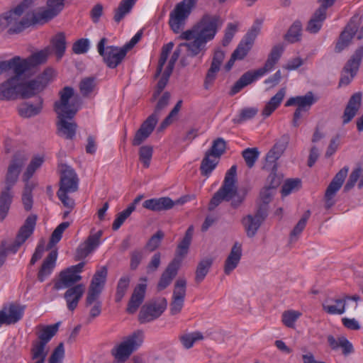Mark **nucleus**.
Returning <instances> with one entry per match:
<instances>
[{"mask_svg": "<svg viewBox=\"0 0 363 363\" xmlns=\"http://www.w3.org/2000/svg\"><path fill=\"white\" fill-rule=\"evenodd\" d=\"M65 0H48V9L42 12L29 11L34 6L33 0H23L14 9L4 14L9 35L18 34L31 26L48 21L57 16L64 9Z\"/></svg>", "mask_w": 363, "mask_h": 363, "instance_id": "obj_1", "label": "nucleus"}, {"mask_svg": "<svg viewBox=\"0 0 363 363\" xmlns=\"http://www.w3.org/2000/svg\"><path fill=\"white\" fill-rule=\"evenodd\" d=\"M221 26L222 21L218 15L204 14L191 29L182 32L179 35L178 39L189 42L181 43L178 45L169 62L175 65L182 47L186 48L188 56L191 57L197 56L200 52H204L206 50V43L215 38Z\"/></svg>", "mask_w": 363, "mask_h": 363, "instance_id": "obj_2", "label": "nucleus"}, {"mask_svg": "<svg viewBox=\"0 0 363 363\" xmlns=\"http://www.w3.org/2000/svg\"><path fill=\"white\" fill-rule=\"evenodd\" d=\"M27 157L21 152H16L12 157L5 178V189L1 191V220L8 215L13 201V192L11 191L18 179Z\"/></svg>", "mask_w": 363, "mask_h": 363, "instance_id": "obj_3", "label": "nucleus"}, {"mask_svg": "<svg viewBox=\"0 0 363 363\" xmlns=\"http://www.w3.org/2000/svg\"><path fill=\"white\" fill-rule=\"evenodd\" d=\"M237 166L233 165L225 173L221 187L213 194L209 204L208 210H214L223 201H231L233 208H238L244 201V196L238 194L235 186Z\"/></svg>", "mask_w": 363, "mask_h": 363, "instance_id": "obj_4", "label": "nucleus"}, {"mask_svg": "<svg viewBox=\"0 0 363 363\" xmlns=\"http://www.w3.org/2000/svg\"><path fill=\"white\" fill-rule=\"evenodd\" d=\"M50 53L49 48L33 53L26 58L14 56L9 60H1V72L15 71L18 75H23L32 69L46 62Z\"/></svg>", "mask_w": 363, "mask_h": 363, "instance_id": "obj_5", "label": "nucleus"}, {"mask_svg": "<svg viewBox=\"0 0 363 363\" xmlns=\"http://www.w3.org/2000/svg\"><path fill=\"white\" fill-rule=\"evenodd\" d=\"M169 99L170 93L165 91L158 100L154 112L142 123L139 129L135 132L132 141L133 146L140 145L150 137L158 122L160 112L167 106Z\"/></svg>", "mask_w": 363, "mask_h": 363, "instance_id": "obj_6", "label": "nucleus"}, {"mask_svg": "<svg viewBox=\"0 0 363 363\" xmlns=\"http://www.w3.org/2000/svg\"><path fill=\"white\" fill-rule=\"evenodd\" d=\"M196 2L197 0H182L170 12L168 23L174 33H179L183 30Z\"/></svg>", "mask_w": 363, "mask_h": 363, "instance_id": "obj_7", "label": "nucleus"}, {"mask_svg": "<svg viewBox=\"0 0 363 363\" xmlns=\"http://www.w3.org/2000/svg\"><path fill=\"white\" fill-rule=\"evenodd\" d=\"M144 333L138 330L128 336L124 341L111 350L114 358L120 363L125 362L131 354L137 350L143 344Z\"/></svg>", "mask_w": 363, "mask_h": 363, "instance_id": "obj_8", "label": "nucleus"}, {"mask_svg": "<svg viewBox=\"0 0 363 363\" xmlns=\"http://www.w3.org/2000/svg\"><path fill=\"white\" fill-rule=\"evenodd\" d=\"M278 61L279 60L277 59L272 58L271 56L268 55L264 67L255 70H250L245 72L231 87L229 94L234 96L240 92L244 87L252 84L259 77L272 70Z\"/></svg>", "mask_w": 363, "mask_h": 363, "instance_id": "obj_9", "label": "nucleus"}, {"mask_svg": "<svg viewBox=\"0 0 363 363\" xmlns=\"http://www.w3.org/2000/svg\"><path fill=\"white\" fill-rule=\"evenodd\" d=\"M51 69H45L43 74L35 79L20 82L18 91L20 98L23 99H30L41 92L47 86L50 77L52 75Z\"/></svg>", "mask_w": 363, "mask_h": 363, "instance_id": "obj_10", "label": "nucleus"}, {"mask_svg": "<svg viewBox=\"0 0 363 363\" xmlns=\"http://www.w3.org/2000/svg\"><path fill=\"white\" fill-rule=\"evenodd\" d=\"M79 108L71 107L57 114V134L67 140H73L76 135L77 124L72 121Z\"/></svg>", "mask_w": 363, "mask_h": 363, "instance_id": "obj_11", "label": "nucleus"}, {"mask_svg": "<svg viewBox=\"0 0 363 363\" xmlns=\"http://www.w3.org/2000/svg\"><path fill=\"white\" fill-rule=\"evenodd\" d=\"M107 42L106 38H102L97 44V51L107 67L114 69L121 63L126 53L122 48L113 45L106 47Z\"/></svg>", "mask_w": 363, "mask_h": 363, "instance_id": "obj_12", "label": "nucleus"}, {"mask_svg": "<svg viewBox=\"0 0 363 363\" xmlns=\"http://www.w3.org/2000/svg\"><path fill=\"white\" fill-rule=\"evenodd\" d=\"M317 99L312 91L307 92L304 96H297L289 98L285 103V106H296L292 119V125L298 127L300 125L299 119L302 117V113L308 112L311 106L316 102Z\"/></svg>", "mask_w": 363, "mask_h": 363, "instance_id": "obj_13", "label": "nucleus"}, {"mask_svg": "<svg viewBox=\"0 0 363 363\" xmlns=\"http://www.w3.org/2000/svg\"><path fill=\"white\" fill-rule=\"evenodd\" d=\"M167 301L164 297L153 299L145 303L141 308L138 320L140 323H146L158 318L165 311Z\"/></svg>", "mask_w": 363, "mask_h": 363, "instance_id": "obj_14", "label": "nucleus"}, {"mask_svg": "<svg viewBox=\"0 0 363 363\" xmlns=\"http://www.w3.org/2000/svg\"><path fill=\"white\" fill-rule=\"evenodd\" d=\"M262 24V20L256 19L252 27L241 40L236 49L233 51L232 55H235L238 60H243L251 50L255 40L260 32Z\"/></svg>", "mask_w": 363, "mask_h": 363, "instance_id": "obj_15", "label": "nucleus"}, {"mask_svg": "<svg viewBox=\"0 0 363 363\" xmlns=\"http://www.w3.org/2000/svg\"><path fill=\"white\" fill-rule=\"evenodd\" d=\"M108 275V269L106 266L102 267L97 270L93 276L91 284L89 287L87 295L85 300V306L89 307L96 299L99 298Z\"/></svg>", "mask_w": 363, "mask_h": 363, "instance_id": "obj_16", "label": "nucleus"}, {"mask_svg": "<svg viewBox=\"0 0 363 363\" xmlns=\"http://www.w3.org/2000/svg\"><path fill=\"white\" fill-rule=\"evenodd\" d=\"M337 0H318L320 4L308 22L306 30L310 33H317L326 18L327 9L334 5Z\"/></svg>", "mask_w": 363, "mask_h": 363, "instance_id": "obj_17", "label": "nucleus"}, {"mask_svg": "<svg viewBox=\"0 0 363 363\" xmlns=\"http://www.w3.org/2000/svg\"><path fill=\"white\" fill-rule=\"evenodd\" d=\"M26 306L16 302L4 303L1 308V325L17 323L23 316Z\"/></svg>", "mask_w": 363, "mask_h": 363, "instance_id": "obj_18", "label": "nucleus"}, {"mask_svg": "<svg viewBox=\"0 0 363 363\" xmlns=\"http://www.w3.org/2000/svg\"><path fill=\"white\" fill-rule=\"evenodd\" d=\"M363 58V46L359 47L352 55L350 59L345 64L343 72L350 74V76L343 75L340 79L339 85H347L356 76L362 60Z\"/></svg>", "mask_w": 363, "mask_h": 363, "instance_id": "obj_19", "label": "nucleus"}, {"mask_svg": "<svg viewBox=\"0 0 363 363\" xmlns=\"http://www.w3.org/2000/svg\"><path fill=\"white\" fill-rule=\"evenodd\" d=\"M93 230L94 229L91 230V234L77 248L76 260L84 259L99 246L103 230H99L94 233H93Z\"/></svg>", "mask_w": 363, "mask_h": 363, "instance_id": "obj_20", "label": "nucleus"}, {"mask_svg": "<svg viewBox=\"0 0 363 363\" xmlns=\"http://www.w3.org/2000/svg\"><path fill=\"white\" fill-rule=\"evenodd\" d=\"M349 170L348 167L342 168L333 177L329 185L328 186L325 193V208L329 209L334 204L335 202L333 199L336 195L337 192L340 189L343 182L347 175Z\"/></svg>", "mask_w": 363, "mask_h": 363, "instance_id": "obj_21", "label": "nucleus"}, {"mask_svg": "<svg viewBox=\"0 0 363 363\" xmlns=\"http://www.w3.org/2000/svg\"><path fill=\"white\" fill-rule=\"evenodd\" d=\"M62 168L60 189L57 191H77L78 190L79 179L75 171L67 164H62Z\"/></svg>", "mask_w": 363, "mask_h": 363, "instance_id": "obj_22", "label": "nucleus"}, {"mask_svg": "<svg viewBox=\"0 0 363 363\" xmlns=\"http://www.w3.org/2000/svg\"><path fill=\"white\" fill-rule=\"evenodd\" d=\"M225 58V52L220 49L216 50L212 61L211 63L210 68L208 69L204 82L203 87L205 89H208L209 87L213 84L216 79L217 73L220 69V65Z\"/></svg>", "mask_w": 363, "mask_h": 363, "instance_id": "obj_23", "label": "nucleus"}, {"mask_svg": "<svg viewBox=\"0 0 363 363\" xmlns=\"http://www.w3.org/2000/svg\"><path fill=\"white\" fill-rule=\"evenodd\" d=\"M140 281H143V283H140L135 286L128 303L126 311L129 314L135 313L145 299L147 289V284L145 283L147 278H140Z\"/></svg>", "mask_w": 363, "mask_h": 363, "instance_id": "obj_24", "label": "nucleus"}, {"mask_svg": "<svg viewBox=\"0 0 363 363\" xmlns=\"http://www.w3.org/2000/svg\"><path fill=\"white\" fill-rule=\"evenodd\" d=\"M74 89L69 86H65L59 91L60 100L54 103V111L56 113L66 111L71 107L79 108L73 101L69 103V100L74 96Z\"/></svg>", "mask_w": 363, "mask_h": 363, "instance_id": "obj_25", "label": "nucleus"}, {"mask_svg": "<svg viewBox=\"0 0 363 363\" xmlns=\"http://www.w3.org/2000/svg\"><path fill=\"white\" fill-rule=\"evenodd\" d=\"M180 200L174 201L167 196L153 198L145 200L143 203V207L156 212L165 211L172 209Z\"/></svg>", "mask_w": 363, "mask_h": 363, "instance_id": "obj_26", "label": "nucleus"}, {"mask_svg": "<svg viewBox=\"0 0 363 363\" xmlns=\"http://www.w3.org/2000/svg\"><path fill=\"white\" fill-rule=\"evenodd\" d=\"M82 279V276L75 274L70 270L65 269L61 271L59 274L58 279L55 281L53 289L60 290L67 288H71L77 285Z\"/></svg>", "mask_w": 363, "mask_h": 363, "instance_id": "obj_27", "label": "nucleus"}, {"mask_svg": "<svg viewBox=\"0 0 363 363\" xmlns=\"http://www.w3.org/2000/svg\"><path fill=\"white\" fill-rule=\"evenodd\" d=\"M64 294V298L67 303V307L70 311H74L80 299L82 298L85 291V286L83 284H78L71 288H67Z\"/></svg>", "mask_w": 363, "mask_h": 363, "instance_id": "obj_28", "label": "nucleus"}, {"mask_svg": "<svg viewBox=\"0 0 363 363\" xmlns=\"http://www.w3.org/2000/svg\"><path fill=\"white\" fill-rule=\"evenodd\" d=\"M13 73L14 74L13 77L1 84V99L11 100L20 98L18 84L22 75L17 76L15 71H13Z\"/></svg>", "mask_w": 363, "mask_h": 363, "instance_id": "obj_29", "label": "nucleus"}, {"mask_svg": "<svg viewBox=\"0 0 363 363\" xmlns=\"http://www.w3.org/2000/svg\"><path fill=\"white\" fill-rule=\"evenodd\" d=\"M181 264L178 261L172 260L161 274L157 283V289L158 291H162L169 286L173 279L178 274Z\"/></svg>", "mask_w": 363, "mask_h": 363, "instance_id": "obj_30", "label": "nucleus"}, {"mask_svg": "<svg viewBox=\"0 0 363 363\" xmlns=\"http://www.w3.org/2000/svg\"><path fill=\"white\" fill-rule=\"evenodd\" d=\"M290 140L289 134H284L275 143L273 147L267 152L266 155L267 163H277L281 155L286 149Z\"/></svg>", "mask_w": 363, "mask_h": 363, "instance_id": "obj_31", "label": "nucleus"}, {"mask_svg": "<svg viewBox=\"0 0 363 363\" xmlns=\"http://www.w3.org/2000/svg\"><path fill=\"white\" fill-rule=\"evenodd\" d=\"M362 96L361 92H357L349 99L342 116V123L344 125L350 122L356 116L362 104Z\"/></svg>", "mask_w": 363, "mask_h": 363, "instance_id": "obj_32", "label": "nucleus"}, {"mask_svg": "<svg viewBox=\"0 0 363 363\" xmlns=\"http://www.w3.org/2000/svg\"><path fill=\"white\" fill-rule=\"evenodd\" d=\"M37 218V216L35 214L28 216L25 220L23 225L20 228L14 240L21 246L33 233Z\"/></svg>", "mask_w": 363, "mask_h": 363, "instance_id": "obj_33", "label": "nucleus"}, {"mask_svg": "<svg viewBox=\"0 0 363 363\" xmlns=\"http://www.w3.org/2000/svg\"><path fill=\"white\" fill-rule=\"evenodd\" d=\"M193 233L194 227L191 225L187 228L184 238L178 244L176 249L175 257L172 260L178 261V262L182 264L183 259L188 254L193 237Z\"/></svg>", "mask_w": 363, "mask_h": 363, "instance_id": "obj_34", "label": "nucleus"}, {"mask_svg": "<svg viewBox=\"0 0 363 363\" xmlns=\"http://www.w3.org/2000/svg\"><path fill=\"white\" fill-rule=\"evenodd\" d=\"M57 258V250H52L44 259L39 272L38 273V279L43 282L52 272Z\"/></svg>", "mask_w": 363, "mask_h": 363, "instance_id": "obj_35", "label": "nucleus"}, {"mask_svg": "<svg viewBox=\"0 0 363 363\" xmlns=\"http://www.w3.org/2000/svg\"><path fill=\"white\" fill-rule=\"evenodd\" d=\"M242 257V247L238 242L233 245L224 264V272L230 274L238 265Z\"/></svg>", "mask_w": 363, "mask_h": 363, "instance_id": "obj_36", "label": "nucleus"}, {"mask_svg": "<svg viewBox=\"0 0 363 363\" xmlns=\"http://www.w3.org/2000/svg\"><path fill=\"white\" fill-rule=\"evenodd\" d=\"M327 340L333 350H337L339 347H341L345 356H347L354 352L352 344L344 336H341L336 340L334 336L329 335Z\"/></svg>", "mask_w": 363, "mask_h": 363, "instance_id": "obj_37", "label": "nucleus"}, {"mask_svg": "<svg viewBox=\"0 0 363 363\" xmlns=\"http://www.w3.org/2000/svg\"><path fill=\"white\" fill-rule=\"evenodd\" d=\"M286 95V88L280 89L266 104L262 114L264 117L269 116L281 104Z\"/></svg>", "mask_w": 363, "mask_h": 363, "instance_id": "obj_38", "label": "nucleus"}, {"mask_svg": "<svg viewBox=\"0 0 363 363\" xmlns=\"http://www.w3.org/2000/svg\"><path fill=\"white\" fill-rule=\"evenodd\" d=\"M43 100L41 97H38V103L33 105L30 103L22 104L18 107V113L21 117L30 118L38 115L43 109Z\"/></svg>", "mask_w": 363, "mask_h": 363, "instance_id": "obj_39", "label": "nucleus"}, {"mask_svg": "<svg viewBox=\"0 0 363 363\" xmlns=\"http://www.w3.org/2000/svg\"><path fill=\"white\" fill-rule=\"evenodd\" d=\"M302 37V23L296 20L284 35V39L289 43L294 44L301 41Z\"/></svg>", "mask_w": 363, "mask_h": 363, "instance_id": "obj_40", "label": "nucleus"}, {"mask_svg": "<svg viewBox=\"0 0 363 363\" xmlns=\"http://www.w3.org/2000/svg\"><path fill=\"white\" fill-rule=\"evenodd\" d=\"M335 304H328L329 300H326L323 304V310L330 315H341L345 311L346 301L345 298L331 299Z\"/></svg>", "mask_w": 363, "mask_h": 363, "instance_id": "obj_41", "label": "nucleus"}, {"mask_svg": "<svg viewBox=\"0 0 363 363\" xmlns=\"http://www.w3.org/2000/svg\"><path fill=\"white\" fill-rule=\"evenodd\" d=\"M262 223L251 214L247 215L242 219V224L248 238L255 237Z\"/></svg>", "mask_w": 363, "mask_h": 363, "instance_id": "obj_42", "label": "nucleus"}, {"mask_svg": "<svg viewBox=\"0 0 363 363\" xmlns=\"http://www.w3.org/2000/svg\"><path fill=\"white\" fill-rule=\"evenodd\" d=\"M213 263V258L211 257H206L199 261L195 272V281L197 284L203 281Z\"/></svg>", "mask_w": 363, "mask_h": 363, "instance_id": "obj_43", "label": "nucleus"}, {"mask_svg": "<svg viewBox=\"0 0 363 363\" xmlns=\"http://www.w3.org/2000/svg\"><path fill=\"white\" fill-rule=\"evenodd\" d=\"M136 1L137 0H121L118 6L114 10V21L121 22L131 11Z\"/></svg>", "mask_w": 363, "mask_h": 363, "instance_id": "obj_44", "label": "nucleus"}, {"mask_svg": "<svg viewBox=\"0 0 363 363\" xmlns=\"http://www.w3.org/2000/svg\"><path fill=\"white\" fill-rule=\"evenodd\" d=\"M264 169H271V173L267 177V183L268 185L265 186L267 188H270V189L275 191L277 189V187L279 186V185L281 183L282 181V177L280 175H278L277 174V163H267L264 167Z\"/></svg>", "mask_w": 363, "mask_h": 363, "instance_id": "obj_45", "label": "nucleus"}, {"mask_svg": "<svg viewBox=\"0 0 363 363\" xmlns=\"http://www.w3.org/2000/svg\"><path fill=\"white\" fill-rule=\"evenodd\" d=\"M60 324L61 322L59 321L52 325L43 326L38 333V340L47 345L57 333Z\"/></svg>", "mask_w": 363, "mask_h": 363, "instance_id": "obj_46", "label": "nucleus"}, {"mask_svg": "<svg viewBox=\"0 0 363 363\" xmlns=\"http://www.w3.org/2000/svg\"><path fill=\"white\" fill-rule=\"evenodd\" d=\"M130 283V277L128 274L122 276L118 281L116 294L115 301L119 303L122 301L123 297L125 296Z\"/></svg>", "mask_w": 363, "mask_h": 363, "instance_id": "obj_47", "label": "nucleus"}, {"mask_svg": "<svg viewBox=\"0 0 363 363\" xmlns=\"http://www.w3.org/2000/svg\"><path fill=\"white\" fill-rule=\"evenodd\" d=\"M51 43L57 59H61L66 50V38L64 33H58L52 39Z\"/></svg>", "mask_w": 363, "mask_h": 363, "instance_id": "obj_48", "label": "nucleus"}, {"mask_svg": "<svg viewBox=\"0 0 363 363\" xmlns=\"http://www.w3.org/2000/svg\"><path fill=\"white\" fill-rule=\"evenodd\" d=\"M44 162V158L40 156L34 157L28 165L26 170L23 174V181L29 182V180L33 176L35 171L40 168Z\"/></svg>", "mask_w": 363, "mask_h": 363, "instance_id": "obj_49", "label": "nucleus"}, {"mask_svg": "<svg viewBox=\"0 0 363 363\" xmlns=\"http://www.w3.org/2000/svg\"><path fill=\"white\" fill-rule=\"evenodd\" d=\"M211 157L212 156L205 153L204 157L203 158L200 166V171L201 174L206 177H209L219 162V159H211Z\"/></svg>", "mask_w": 363, "mask_h": 363, "instance_id": "obj_50", "label": "nucleus"}, {"mask_svg": "<svg viewBox=\"0 0 363 363\" xmlns=\"http://www.w3.org/2000/svg\"><path fill=\"white\" fill-rule=\"evenodd\" d=\"M311 216V211H306L303 215L302 218L296 223L294 229L290 233L289 241L290 242H296L298 236L302 233L306 225V223Z\"/></svg>", "mask_w": 363, "mask_h": 363, "instance_id": "obj_51", "label": "nucleus"}, {"mask_svg": "<svg viewBox=\"0 0 363 363\" xmlns=\"http://www.w3.org/2000/svg\"><path fill=\"white\" fill-rule=\"evenodd\" d=\"M225 149L226 143L225 140L222 138H218L213 141L212 146L206 153L216 159H220L221 155L225 152Z\"/></svg>", "mask_w": 363, "mask_h": 363, "instance_id": "obj_52", "label": "nucleus"}, {"mask_svg": "<svg viewBox=\"0 0 363 363\" xmlns=\"http://www.w3.org/2000/svg\"><path fill=\"white\" fill-rule=\"evenodd\" d=\"M21 245L16 242L1 240V265L6 261L7 256L10 254H16Z\"/></svg>", "mask_w": 363, "mask_h": 363, "instance_id": "obj_53", "label": "nucleus"}, {"mask_svg": "<svg viewBox=\"0 0 363 363\" xmlns=\"http://www.w3.org/2000/svg\"><path fill=\"white\" fill-rule=\"evenodd\" d=\"M25 183L26 184L22 194V202L25 210L29 211L33 207V200L32 191L34 189V185L30 182Z\"/></svg>", "mask_w": 363, "mask_h": 363, "instance_id": "obj_54", "label": "nucleus"}, {"mask_svg": "<svg viewBox=\"0 0 363 363\" xmlns=\"http://www.w3.org/2000/svg\"><path fill=\"white\" fill-rule=\"evenodd\" d=\"M242 156L249 168H252L259 158V152L257 147H248L242 152Z\"/></svg>", "mask_w": 363, "mask_h": 363, "instance_id": "obj_55", "label": "nucleus"}, {"mask_svg": "<svg viewBox=\"0 0 363 363\" xmlns=\"http://www.w3.org/2000/svg\"><path fill=\"white\" fill-rule=\"evenodd\" d=\"M139 160L145 168H148L153 155V147L151 145H143L140 147Z\"/></svg>", "mask_w": 363, "mask_h": 363, "instance_id": "obj_56", "label": "nucleus"}, {"mask_svg": "<svg viewBox=\"0 0 363 363\" xmlns=\"http://www.w3.org/2000/svg\"><path fill=\"white\" fill-rule=\"evenodd\" d=\"M46 344L38 340L33 341L30 349L31 359H35L39 357H46L48 353V350H46Z\"/></svg>", "mask_w": 363, "mask_h": 363, "instance_id": "obj_57", "label": "nucleus"}, {"mask_svg": "<svg viewBox=\"0 0 363 363\" xmlns=\"http://www.w3.org/2000/svg\"><path fill=\"white\" fill-rule=\"evenodd\" d=\"M203 339V335L200 332L185 334L179 337L182 344L186 349L191 348L196 340H201Z\"/></svg>", "mask_w": 363, "mask_h": 363, "instance_id": "obj_58", "label": "nucleus"}, {"mask_svg": "<svg viewBox=\"0 0 363 363\" xmlns=\"http://www.w3.org/2000/svg\"><path fill=\"white\" fill-rule=\"evenodd\" d=\"M186 281L184 278L178 279L174 284L172 298L184 301L186 296Z\"/></svg>", "mask_w": 363, "mask_h": 363, "instance_id": "obj_59", "label": "nucleus"}, {"mask_svg": "<svg viewBox=\"0 0 363 363\" xmlns=\"http://www.w3.org/2000/svg\"><path fill=\"white\" fill-rule=\"evenodd\" d=\"M164 237V232L160 230H157L154 235H152L150 237V238L147 242L145 247L150 252L155 251L160 247Z\"/></svg>", "mask_w": 363, "mask_h": 363, "instance_id": "obj_60", "label": "nucleus"}, {"mask_svg": "<svg viewBox=\"0 0 363 363\" xmlns=\"http://www.w3.org/2000/svg\"><path fill=\"white\" fill-rule=\"evenodd\" d=\"M353 37L347 30H342L339 36L335 47V52H340L345 49L351 43Z\"/></svg>", "mask_w": 363, "mask_h": 363, "instance_id": "obj_61", "label": "nucleus"}, {"mask_svg": "<svg viewBox=\"0 0 363 363\" xmlns=\"http://www.w3.org/2000/svg\"><path fill=\"white\" fill-rule=\"evenodd\" d=\"M79 90L83 96H87L91 94L95 87V77H86L79 83Z\"/></svg>", "mask_w": 363, "mask_h": 363, "instance_id": "obj_62", "label": "nucleus"}, {"mask_svg": "<svg viewBox=\"0 0 363 363\" xmlns=\"http://www.w3.org/2000/svg\"><path fill=\"white\" fill-rule=\"evenodd\" d=\"M258 112V109L256 108H245L241 110L240 115L238 118L233 120L234 123H241L245 121L252 119L254 118Z\"/></svg>", "mask_w": 363, "mask_h": 363, "instance_id": "obj_63", "label": "nucleus"}, {"mask_svg": "<svg viewBox=\"0 0 363 363\" xmlns=\"http://www.w3.org/2000/svg\"><path fill=\"white\" fill-rule=\"evenodd\" d=\"M65 357L63 342H60L53 350L48 359V363H62Z\"/></svg>", "mask_w": 363, "mask_h": 363, "instance_id": "obj_64", "label": "nucleus"}]
</instances>
